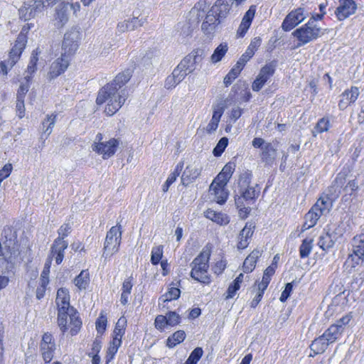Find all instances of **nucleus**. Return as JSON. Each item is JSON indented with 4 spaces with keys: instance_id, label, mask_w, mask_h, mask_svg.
I'll return each instance as SVG.
<instances>
[{
    "instance_id": "nucleus-1",
    "label": "nucleus",
    "mask_w": 364,
    "mask_h": 364,
    "mask_svg": "<svg viewBox=\"0 0 364 364\" xmlns=\"http://www.w3.org/2000/svg\"><path fill=\"white\" fill-rule=\"evenodd\" d=\"M131 74L129 70L118 74L109 83L102 87L98 92L96 103L98 105L107 103L105 112L112 116L124 104L127 98L125 89L122 87L129 80Z\"/></svg>"
},
{
    "instance_id": "nucleus-2",
    "label": "nucleus",
    "mask_w": 364,
    "mask_h": 364,
    "mask_svg": "<svg viewBox=\"0 0 364 364\" xmlns=\"http://www.w3.org/2000/svg\"><path fill=\"white\" fill-rule=\"evenodd\" d=\"M55 303L58 307V324L60 331H67V318L69 316L73 326L71 335L77 334L82 326L78 312L70 305L69 291L65 288H60L57 291Z\"/></svg>"
},
{
    "instance_id": "nucleus-3",
    "label": "nucleus",
    "mask_w": 364,
    "mask_h": 364,
    "mask_svg": "<svg viewBox=\"0 0 364 364\" xmlns=\"http://www.w3.org/2000/svg\"><path fill=\"white\" fill-rule=\"evenodd\" d=\"M210 256V250L203 249L191 263V277L204 284H209L211 282L210 277L208 273Z\"/></svg>"
},
{
    "instance_id": "nucleus-4",
    "label": "nucleus",
    "mask_w": 364,
    "mask_h": 364,
    "mask_svg": "<svg viewBox=\"0 0 364 364\" xmlns=\"http://www.w3.org/2000/svg\"><path fill=\"white\" fill-rule=\"evenodd\" d=\"M346 181V177L343 174L338 173L335 178L332 186L328 188V193L321 196L313 205L314 210H316L321 215L328 214L333 207V203L330 196H338L340 190Z\"/></svg>"
},
{
    "instance_id": "nucleus-5",
    "label": "nucleus",
    "mask_w": 364,
    "mask_h": 364,
    "mask_svg": "<svg viewBox=\"0 0 364 364\" xmlns=\"http://www.w3.org/2000/svg\"><path fill=\"white\" fill-rule=\"evenodd\" d=\"M122 240L121 225L112 227L107 232L104 243L102 257L105 259L119 251Z\"/></svg>"
},
{
    "instance_id": "nucleus-6",
    "label": "nucleus",
    "mask_w": 364,
    "mask_h": 364,
    "mask_svg": "<svg viewBox=\"0 0 364 364\" xmlns=\"http://www.w3.org/2000/svg\"><path fill=\"white\" fill-rule=\"evenodd\" d=\"M321 30L316 23L315 18H311L304 26L296 29L293 35L300 42V46L316 39L321 34Z\"/></svg>"
},
{
    "instance_id": "nucleus-7",
    "label": "nucleus",
    "mask_w": 364,
    "mask_h": 364,
    "mask_svg": "<svg viewBox=\"0 0 364 364\" xmlns=\"http://www.w3.org/2000/svg\"><path fill=\"white\" fill-rule=\"evenodd\" d=\"M80 31L77 26H73L64 34L62 42V53L64 56L71 58L79 48Z\"/></svg>"
},
{
    "instance_id": "nucleus-8",
    "label": "nucleus",
    "mask_w": 364,
    "mask_h": 364,
    "mask_svg": "<svg viewBox=\"0 0 364 364\" xmlns=\"http://www.w3.org/2000/svg\"><path fill=\"white\" fill-rule=\"evenodd\" d=\"M56 0H27L19 9V15L24 21L38 16L44 8L55 2Z\"/></svg>"
},
{
    "instance_id": "nucleus-9",
    "label": "nucleus",
    "mask_w": 364,
    "mask_h": 364,
    "mask_svg": "<svg viewBox=\"0 0 364 364\" xmlns=\"http://www.w3.org/2000/svg\"><path fill=\"white\" fill-rule=\"evenodd\" d=\"M102 134L98 133L92 144V149L93 151L102 155L104 159H107L114 156L119 142L117 139L114 138L110 139L107 141H102Z\"/></svg>"
},
{
    "instance_id": "nucleus-10",
    "label": "nucleus",
    "mask_w": 364,
    "mask_h": 364,
    "mask_svg": "<svg viewBox=\"0 0 364 364\" xmlns=\"http://www.w3.org/2000/svg\"><path fill=\"white\" fill-rule=\"evenodd\" d=\"M71 226L68 224H63L59 228L58 232L59 237L56 238L51 247V254L55 257V262L60 264L64 257V250L68 247V243L64 240V238L70 232Z\"/></svg>"
},
{
    "instance_id": "nucleus-11",
    "label": "nucleus",
    "mask_w": 364,
    "mask_h": 364,
    "mask_svg": "<svg viewBox=\"0 0 364 364\" xmlns=\"http://www.w3.org/2000/svg\"><path fill=\"white\" fill-rule=\"evenodd\" d=\"M252 178V173L250 172H245L240 176L239 180V190L237 198H241V201L245 200L246 202L253 201L258 196L259 192H257L255 187L250 186Z\"/></svg>"
},
{
    "instance_id": "nucleus-12",
    "label": "nucleus",
    "mask_w": 364,
    "mask_h": 364,
    "mask_svg": "<svg viewBox=\"0 0 364 364\" xmlns=\"http://www.w3.org/2000/svg\"><path fill=\"white\" fill-rule=\"evenodd\" d=\"M351 253L349 254L347 262L353 267L364 262V234L355 236L351 242Z\"/></svg>"
},
{
    "instance_id": "nucleus-13",
    "label": "nucleus",
    "mask_w": 364,
    "mask_h": 364,
    "mask_svg": "<svg viewBox=\"0 0 364 364\" xmlns=\"http://www.w3.org/2000/svg\"><path fill=\"white\" fill-rule=\"evenodd\" d=\"M56 349L54 338L50 333H45L39 345L41 355L46 363H49L53 358Z\"/></svg>"
},
{
    "instance_id": "nucleus-14",
    "label": "nucleus",
    "mask_w": 364,
    "mask_h": 364,
    "mask_svg": "<svg viewBox=\"0 0 364 364\" xmlns=\"http://www.w3.org/2000/svg\"><path fill=\"white\" fill-rule=\"evenodd\" d=\"M308 16V12L304 8H298L291 11L284 20L282 28L285 31H289Z\"/></svg>"
},
{
    "instance_id": "nucleus-15",
    "label": "nucleus",
    "mask_w": 364,
    "mask_h": 364,
    "mask_svg": "<svg viewBox=\"0 0 364 364\" xmlns=\"http://www.w3.org/2000/svg\"><path fill=\"white\" fill-rule=\"evenodd\" d=\"M276 65L271 62L262 67L252 83V87L254 91H259L267 81L274 75Z\"/></svg>"
},
{
    "instance_id": "nucleus-16",
    "label": "nucleus",
    "mask_w": 364,
    "mask_h": 364,
    "mask_svg": "<svg viewBox=\"0 0 364 364\" xmlns=\"http://www.w3.org/2000/svg\"><path fill=\"white\" fill-rule=\"evenodd\" d=\"M26 36L21 32L18 35L14 46L9 53V58L7 59V63L10 68H13V66L19 60L22 52L26 47Z\"/></svg>"
},
{
    "instance_id": "nucleus-17",
    "label": "nucleus",
    "mask_w": 364,
    "mask_h": 364,
    "mask_svg": "<svg viewBox=\"0 0 364 364\" xmlns=\"http://www.w3.org/2000/svg\"><path fill=\"white\" fill-rule=\"evenodd\" d=\"M71 58L61 54L60 57L52 63L48 77L53 80L63 73L68 68Z\"/></svg>"
},
{
    "instance_id": "nucleus-18",
    "label": "nucleus",
    "mask_w": 364,
    "mask_h": 364,
    "mask_svg": "<svg viewBox=\"0 0 364 364\" xmlns=\"http://www.w3.org/2000/svg\"><path fill=\"white\" fill-rule=\"evenodd\" d=\"M359 95L360 91L357 87L352 86L350 89L346 90L340 95V100L338 105L339 109L344 110L350 105L355 103Z\"/></svg>"
},
{
    "instance_id": "nucleus-19",
    "label": "nucleus",
    "mask_w": 364,
    "mask_h": 364,
    "mask_svg": "<svg viewBox=\"0 0 364 364\" xmlns=\"http://www.w3.org/2000/svg\"><path fill=\"white\" fill-rule=\"evenodd\" d=\"M70 11L65 6V2L58 4L55 9L54 21L57 28H63L69 21Z\"/></svg>"
},
{
    "instance_id": "nucleus-20",
    "label": "nucleus",
    "mask_w": 364,
    "mask_h": 364,
    "mask_svg": "<svg viewBox=\"0 0 364 364\" xmlns=\"http://www.w3.org/2000/svg\"><path fill=\"white\" fill-rule=\"evenodd\" d=\"M255 225L252 223H247L245 227L240 230L237 240V248L244 250L250 244V239L253 235Z\"/></svg>"
},
{
    "instance_id": "nucleus-21",
    "label": "nucleus",
    "mask_w": 364,
    "mask_h": 364,
    "mask_svg": "<svg viewBox=\"0 0 364 364\" xmlns=\"http://www.w3.org/2000/svg\"><path fill=\"white\" fill-rule=\"evenodd\" d=\"M356 10V4L353 0H341L340 5L337 7L335 14L340 20H344L353 14Z\"/></svg>"
},
{
    "instance_id": "nucleus-22",
    "label": "nucleus",
    "mask_w": 364,
    "mask_h": 364,
    "mask_svg": "<svg viewBox=\"0 0 364 364\" xmlns=\"http://www.w3.org/2000/svg\"><path fill=\"white\" fill-rule=\"evenodd\" d=\"M201 167L199 164L193 163L188 165L184 170L182 176L181 182L183 185L188 186L196 180L200 174Z\"/></svg>"
},
{
    "instance_id": "nucleus-23",
    "label": "nucleus",
    "mask_w": 364,
    "mask_h": 364,
    "mask_svg": "<svg viewBox=\"0 0 364 364\" xmlns=\"http://www.w3.org/2000/svg\"><path fill=\"white\" fill-rule=\"evenodd\" d=\"M221 21V19L213 12L209 9L205 16L204 21L201 25V29L205 34L213 33L217 25Z\"/></svg>"
},
{
    "instance_id": "nucleus-24",
    "label": "nucleus",
    "mask_w": 364,
    "mask_h": 364,
    "mask_svg": "<svg viewBox=\"0 0 364 364\" xmlns=\"http://www.w3.org/2000/svg\"><path fill=\"white\" fill-rule=\"evenodd\" d=\"M210 191L215 196L214 199L219 204H223L228 196L226 186H222L220 183L213 181L210 186Z\"/></svg>"
},
{
    "instance_id": "nucleus-25",
    "label": "nucleus",
    "mask_w": 364,
    "mask_h": 364,
    "mask_svg": "<svg viewBox=\"0 0 364 364\" xmlns=\"http://www.w3.org/2000/svg\"><path fill=\"white\" fill-rule=\"evenodd\" d=\"M201 60V57L198 54V52L195 53H191L186 56L178 64L180 68L183 69L187 74L191 73L196 69V64Z\"/></svg>"
},
{
    "instance_id": "nucleus-26",
    "label": "nucleus",
    "mask_w": 364,
    "mask_h": 364,
    "mask_svg": "<svg viewBox=\"0 0 364 364\" xmlns=\"http://www.w3.org/2000/svg\"><path fill=\"white\" fill-rule=\"evenodd\" d=\"M230 8L231 0H217L210 9L222 20L226 17Z\"/></svg>"
},
{
    "instance_id": "nucleus-27",
    "label": "nucleus",
    "mask_w": 364,
    "mask_h": 364,
    "mask_svg": "<svg viewBox=\"0 0 364 364\" xmlns=\"http://www.w3.org/2000/svg\"><path fill=\"white\" fill-rule=\"evenodd\" d=\"M204 215L206 218L221 226L228 225L230 221V217L227 214L216 212L212 209H208L204 213Z\"/></svg>"
},
{
    "instance_id": "nucleus-28",
    "label": "nucleus",
    "mask_w": 364,
    "mask_h": 364,
    "mask_svg": "<svg viewBox=\"0 0 364 364\" xmlns=\"http://www.w3.org/2000/svg\"><path fill=\"white\" fill-rule=\"evenodd\" d=\"M144 21L136 17H133L127 20L119 22L117 24V31L124 33L129 31H133L143 25Z\"/></svg>"
},
{
    "instance_id": "nucleus-29",
    "label": "nucleus",
    "mask_w": 364,
    "mask_h": 364,
    "mask_svg": "<svg viewBox=\"0 0 364 364\" xmlns=\"http://www.w3.org/2000/svg\"><path fill=\"white\" fill-rule=\"evenodd\" d=\"M336 240L335 234L326 231L319 236L318 245L323 251H327L333 247Z\"/></svg>"
},
{
    "instance_id": "nucleus-30",
    "label": "nucleus",
    "mask_w": 364,
    "mask_h": 364,
    "mask_svg": "<svg viewBox=\"0 0 364 364\" xmlns=\"http://www.w3.org/2000/svg\"><path fill=\"white\" fill-rule=\"evenodd\" d=\"M208 6L205 1L200 0L195 4L190 11V15L192 18H195L197 21L205 18L208 12Z\"/></svg>"
},
{
    "instance_id": "nucleus-31",
    "label": "nucleus",
    "mask_w": 364,
    "mask_h": 364,
    "mask_svg": "<svg viewBox=\"0 0 364 364\" xmlns=\"http://www.w3.org/2000/svg\"><path fill=\"white\" fill-rule=\"evenodd\" d=\"M235 167V165L234 164L228 163L214 181H215L216 183H220L222 186H227L228 182L234 172Z\"/></svg>"
},
{
    "instance_id": "nucleus-32",
    "label": "nucleus",
    "mask_w": 364,
    "mask_h": 364,
    "mask_svg": "<svg viewBox=\"0 0 364 364\" xmlns=\"http://www.w3.org/2000/svg\"><path fill=\"white\" fill-rule=\"evenodd\" d=\"M261 256V252L258 250H254L245 259L242 269L246 273L251 272L255 268L258 258Z\"/></svg>"
},
{
    "instance_id": "nucleus-33",
    "label": "nucleus",
    "mask_w": 364,
    "mask_h": 364,
    "mask_svg": "<svg viewBox=\"0 0 364 364\" xmlns=\"http://www.w3.org/2000/svg\"><path fill=\"white\" fill-rule=\"evenodd\" d=\"M40 53L41 51L38 48H36L32 52L27 70L24 73V79H32L33 74L37 70V62L38 60V55Z\"/></svg>"
},
{
    "instance_id": "nucleus-34",
    "label": "nucleus",
    "mask_w": 364,
    "mask_h": 364,
    "mask_svg": "<svg viewBox=\"0 0 364 364\" xmlns=\"http://www.w3.org/2000/svg\"><path fill=\"white\" fill-rule=\"evenodd\" d=\"M342 333L341 326H334L332 324L323 333V338H325L329 343H332L338 338Z\"/></svg>"
},
{
    "instance_id": "nucleus-35",
    "label": "nucleus",
    "mask_w": 364,
    "mask_h": 364,
    "mask_svg": "<svg viewBox=\"0 0 364 364\" xmlns=\"http://www.w3.org/2000/svg\"><path fill=\"white\" fill-rule=\"evenodd\" d=\"M321 216V215L317 211H316V210H314V208H311L310 210L305 215V222L302 227L303 230H308L314 227Z\"/></svg>"
},
{
    "instance_id": "nucleus-36",
    "label": "nucleus",
    "mask_w": 364,
    "mask_h": 364,
    "mask_svg": "<svg viewBox=\"0 0 364 364\" xmlns=\"http://www.w3.org/2000/svg\"><path fill=\"white\" fill-rule=\"evenodd\" d=\"M277 150L271 143H267V145L262 149L261 157L263 161L269 164L276 158Z\"/></svg>"
},
{
    "instance_id": "nucleus-37",
    "label": "nucleus",
    "mask_w": 364,
    "mask_h": 364,
    "mask_svg": "<svg viewBox=\"0 0 364 364\" xmlns=\"http://www.w3.org/2000/svg\"><path fill=\"white\" fill-rule=\"evenodd\" d=\"M330 343L326 341L325 338H323V335L316 338L311 345V350L314 354L323 353L327 348Z\"/></svg>"
},
{
    "instance_id": "nucleus-38",
    "label": "nucleus",
    "mask_w": 364,
    "mask_h": 364,
    "mask_svg": "<svg viewBox=\"0 0 364 364\" xmlns=\"http://www.w3.org/2000/svg\"><path fill=\"white\" fill-rule=\"evenodd\" d=\"M90 283V274L86 270H82L74 279L75 285L79 290L85 289Z\"/></svg>"
},
{
    "instance_id": "nucleus-39",
    "label": "nucleus",
    "mask_w": 364,
    "mask_h": 364,
    "mask_svg": "<svg viewBox=\"0 0 364 364\" xmlns=\"http://www.w3.org/2000/svg\"><path fill=\"white\" fill-rule=\"evenodd\" d=\"M186 338V333L184 331L179 330L173 333L171 336H169L166 341V346L172 348L175 347L176 345L181 343L184 341Z\"/></svg>"
},
{
    "instance_id": "nucleus-40",
    "label": "nucleus",
    "mask_w": 364,
    "mask_h": 364,
    "mask_svg": "<svg viewBox=\"0 0 364 364\" xmlns=\"http://www.w3.org/2000/svg\"><path fill=\"white\" fill-rule=\"evenodd\" d=\"M329 128L330 120L328 117H323L317 122L316 126L314 128V130L312 131V134L314 137H316L318 134L328 132Z\"/></svg>"
},
{
    "instance_id": "nucleus-41",
    "label": "nucleus",
    "mask_w": 364,
    "mask_h": 364,
    "mask_svg": "<svg viewBox=\"0 0 364 364\" xmlns=\"http://www.w3.org/2000/svg\"><path fill=\"white\" fill-rule=\"evenodd\" d=\"M314 240L306 237L303 240L299 247V255L301 258H306L309 256L313 248Z\"/></svg>"
},
{
    "instance_id": "nucleus-42",
    "label": "nucleus",
    "mask_w": 364,
    "mask_h": 364,
    "mask_svg": "<svg viewBox=\"0 0 364 364\" xmlns=\"http://www.w3.org/2000/svg\"><path fill=\"white\" fill-rule=\"evenodd\" d=\"M121 344L122 340H120V338H113L112 341L109 343L107 352L106 358L107 362L111 361L114 358Z\"/></svg>"
},
{
    "instance_id": "nucleus-43",
    "label": "nucleus",
    "mask_w": 364,
    "mask_h": 364,
    "mask_svg": "<svg viewBox=\"0 0 364 364\" xmlns=\"http://www.w3.org/2000/svg\"><path fill=\"white\" fill-rule=\"evenodd\" d=\"M228 45L226 43L220 44L214 50L211 55V60L215 63L221 60L223 57L225 55L228 51Z\"/></svg>"
},
{
    "instance_id": "nucleus-44",
    "label": "nucleus",
    "mask_w": 364,
    "mask_h": 364,
    "mask_svg": "<svg viewBox=\"0 0 364 364\" xmlns=\"http://www.w3.org/2000/svg\"><path fill=\"white\" fill-rule=\"evenodd\" d=\"M126 326V318L124 316L120 317L115 325V328L114 330V338H120V340H122V338L125 333Z\"/></svg>"
},
{
    "instance_id": "nucleus-45",
    "label": "nucleus",
    "mask_w": 364,
    "mask_h": 364,
    "mask_svg": "<svg viewBox=\"0 0 364 364\" xmlns=\"http://www.w3.org/2000/svg\"><path fill=\"white\" fill-rule=\"evenodd\" d=\"M56 116L54 114L48 115L47 119L42 122L43 133L49 136L55 123Z\"/></svg>"
},
{
    "instance_id": "nucleus-46",
    "label": "nucleus",
    "mask_w": 364,
    "mask_h": 364,
    "mask_svg": "<svg viewBox=\"0 0 364 364\" xmlns=\"http://www.w3.org/2000/svg\"><path fill=\"white\" fill-rule=\"evenodd\" d=\"M242 69L240 65H235L227 74L224 78V84L226 87L229 86L232 81L238 76Z\"/></svg>"
},
{
    "instance_id": "nucleus-47",
    "label": "nucleus",
    "mask_w": 364,
    "mask_h": 364,
    "mask_svg": "<svg viewBox=\"0 0 364 364\" xmlns=\"http://www.w3.org/2000/svg\"><path fill=\"white\" fill-rule=\"evenodd\" d=\"M163 249L162 245L156 246L152 248L151 255V262L152 264L156 265L159 263L163 256Z\"/></svg>"
},
{
    "instance_id": "nucleus-48",
    "label": "nucleus",
    "mask_w": 364,
    "mask_h": 364,
    "mask_svg": "<svg viewBox=\"0 0 364 364\" xmlns=\"http://www.w3.org/2000/svg\"><path fill=\"white\" fill-rule=\"evenodd\" d=\"M203 354L202 348H196L190 354L189 357L186 360L185 364H197L198 360L200 359Z\"/></svg>"
},
{
    "instance_id": "nucleus-49",
    "label": "nucleus",
    "mask_w": 364,
    "mask_h": 364,
    "mask_svg": "<svg viewBox=\"0 0 364 364\" xmlns=\"http://www.w3.org/2000/svg\"><path fill=\"white\" fill-rule=\"evenodd\" d=\"M31 79H24L21 82L20 87L17 91L16 99L24 100L26 93L28 92L30 88Z\"/></svg>"
},
{
    "instance_id": "nucleus-50",
    "label": "nucleus",
    "mask_w": 364,
    "mask_h": 364,
    "mask_svg": "<svg viewBox=\"0 0 364 364\" xmlns=\"http://www.w3.org/2000/svg\"><path fill=\"white\" fill-rule=\"evenodd\" d=\"M228 144V139L227 137H222L218 142L215 147L213 149V154L215 156H220L225 151Z\"/></svg>"
},
{
    "instance_id": "nucleus-51",
    "label": "nucleus",
    "mask_w": 364,
    "mask_h": 364,
    "mask_svg": "<svg viewBox=\"0 0 364 364\" xmlns=\"http://www.w3.org/2000/svg\"><path fill=\"white\" fill-rule=\"evenodd\" d=\"M181 291L176 287H171L168 291L161 296L164 302L177 299L180 296Z\"/></svg>"
},
{
    "instance_id": "nucleus-52",
    "label": "nucleus",
    "mask_w": 364,
    "mask_h": 364,
    "mask_svg": "<svg viewBox=\"0 0 364 364\" xmlns=\"http://www.w3.org/2000/svg\"><path fill=\"white\" fill-rule=\"evenodd\" d=\"M235 204L239 209V215L242 219L246 218L250 212V208L245 207L243 201H241V198H235Z\"/></svg>"
},
{
    "instance_id": "nucleus-53",
    "label": "nucleus",
    "mask_w": 364,
    "mask_h": 364,
    "mask_svg": "<svg viewBox=\"0 0 364 364\" xmlns=\"http://www.w3.org/2000/svg\"><path fill=\"white\" fill-rule=\"evenodd\" d=\"M168 326H175L180 323L181 316L175 311H168L166 314Z\"/></svg>"
},
{
    "instance_id": "nucleus-54",
    "label": "nucleus",
    "mask_w": 364,
    "mask_h": 364,
    "mask_svg": "<svg viewBox=\"0 0 364 364\" xmlns=\"http://www.w3.org/2000/svg\"><path fill=\"white\" fill-rule=\"evenodd\" d=\"M56 257V255H55V257ZM54 256L50 253V256L48 257V258L46 259L43 269L41 274V279H46L49 280L48 275L50 273V268L52 263V259Z\"/></svg>"
},
{
    "instance_id": "nucleus-55",
    "label": "nucleus",
    "mask_w": 364,
    "mask_h": 364,
    "mask_svg": "<svg viewBox=\"0 0 364 364\" xmlns=\"http://www.w3.org/2000/svg\"><path fill=\"white\" fill-rule=\"evenodd\" d=\"M254 54L255 53H253V51H252V50L247 48L245 53L242 55L240 58L237 62L236 65H240V68L242 69L245 63L250 60V59L254 55Z\"/></svg>"
},
{
    "instance_id": "nucleus-56",
    "label": "nucleus",
    "mask_w": 364,
    "mask_h": 364,
    "mask_svg": "<svg viewBox=\"0 0 364 364\" xmlns=\"http://www.w3.org/2000/svg\"><path fill=\"white\" fill-rule=\"evenodd\" d=\"M40 280H41L40 285L36 289V298L39 300L44 297L46 290V287L49 283V280H46V279H40Z\"/></svg>"
},
{
    "instance_id": "nucleus-57",
    "label": "nucleus",
    "mask_w": 364,
    "mask_h": 364,
    "mask_svg": "<svg viewBox=\"0 0 364 364\" xmlns=\"http://www.w3.org/2000/svg\"><path fill=\"white\" fill-rule=\"evenodd\" d=\"M240 285L235 282H232L228 287L225 299H232L237 293V291L240 289Z\"/></svg>"
},
{
    "instance_id": "nucleus-58",
    "label": "nucleus",
    "mask_w": 364,
    "mask_h": 364,
    "mask_svg": "<svg viewBox=\"0 0 364 364\" xmlns=\"http://www.w3.org/2000/svg\"><path fill=\"white\" fill-rule=\"evenodd\" d=\"M107 317L105 315L100 314L99 318L96 321V329L98 333H103L106 329L107 326Z\"/></svg>"
},
{
    "instance_id": "nucleus-59",
    "label": "nucleus",
    "mask_w": 364,
    "mask_h": 364,
    "mask_svg": "<svg viewBox=\"0 0 364 364\" xmlns=\"http://www.w3.org/2000/svg\"><path fill=\"white\" fill-rule=\"evenodd\" d=\"M155 327L160 331H163L166 326H168L166 315H158L154 321Z\"/></svg>"
},
{
    "instance_id": "nucleus-60",
    "label": "nucleus",
    "mask_w": 364,
    "mask_h": 364,
    "mask_svg": "<svg viewBox=\"0 0 364 364\" xmlns=\"http://www.w3.org/2000/svg\"><path fill=\"white\" fill-rule=\"evenodd\" d=\"M179 175V173L176 171L171 173L168 178L166 179V182L162 186V191L164 192L168 191L169 186L176 181L177 176Z\"/></svg>"
},
{
    "instance_id": "nucleus-61",
    "label": "nucleus",
    "mask_w": 364,
    "mask_h": 364,
    "mask_svg": "<svg viewBox=\"0 0 364 364\" xmlns=\"http://www.w3.org/2000/svg\"><path fill=\"white\" fill-rule=\"evenodd\" d=\"M171 75L174 76L175 79H176L177 81H179V82H181L188 74L183 69L180 68V66L178 65L177 67L173 70Z\"/></svg>"
},
{
    "instance_id": "nucleus-62",
    "label": "nucleus",
    "mask_w": 364,
    "mask_h": 364,
    "mask_svg": "<svg viewBox=\"0 0 364 364\" xmlns=\"http://www.w3.org/2000/svg\"><path fill=\"white\" fill-rule=\"evenodd\" d=\"M255 13H256V6L255 5L250 6L249 9L245 14V15L242 18V20L252 23V21L255 17Z\"/></svg>"
},
{
    "instance_id": "nucleus-63",
    "label": "nucleus",
    "mask_w": 364,
    "mask_h": 364,
    "mask_svg": "<svg viewBox=\"0 0 364 364\" xmlns=\"http://www.w3.org/2000/svg\"><path fill=\"white\" fill-rule=\"evenodd\" d=\"M225 108L222 104H218L213 107V113L212 118L220 122V118L224 112Z\"/></svg>"
},
{
    "instance_id": "nucleus-64",
    "label": "nucleus",
    "mask_w": 364,
    "mask_h": 364,
    "mask_svg": "<svg viewBox=\"0 0 364 364\" xmlns=\"http://www.w3.org/2000/svg\"><path fill=\"white\" fill-rule=\"evenodd\" d=\"M251 23H248L247 21H245L242 19V21L238 27V29L237 31V35L239 37H242L244 35L247 33L249 28L250 27Z\"/></svg>"
}]
</instances>
